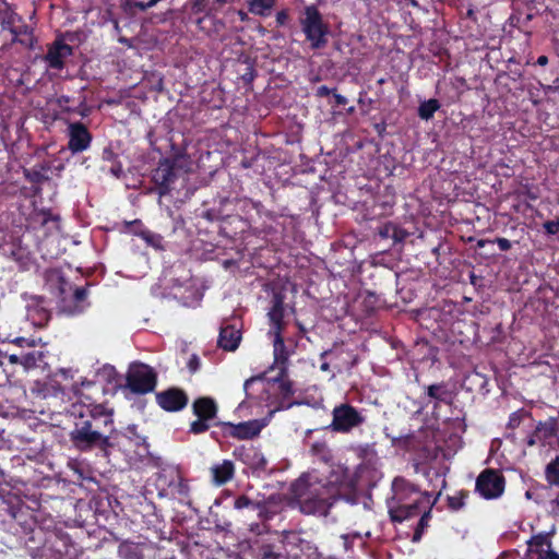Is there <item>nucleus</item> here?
Here are the masks:
<instances>
[{"label":"nucleus","mask_w":559,"mask_h":559,"mask_svg":"<svg viewBox=\"0 0 559 559\" xmlns=\"http://www.w3.org/2000/svg\"><path fill=\"white\" fill-rule=\"evenodd\" d=\"M68 148L72 154L86 151L92 143L93 136L87 127L80 122H71L68 126Z\"/></svg>","instance_id":"15"},{"label":"nucleus","mask_w":559,"mask_h":559,"mask_svg":"<svg viewBox=\"0 0 559 559\" xmlns=\"http://www.w3.org/2000/svg\"><path fill=\"white\" fill-rule=\"evenodd\" d=\"M431 510L432 508H423V510H420V519L416 525L412 538L414 543L419 542L421 539L425 530L428 527L429 521L431 520Z\"/></svg>","instance_id":"32"},{"label":"nucleus","mask_w":559,"mask_h":559,"mask_svg":"<svg viewBox=\"0 0 559 559\" xmlns=\"http://www.w3.org/2000/svg\"><path fill=\"white\" fill-rule=\"evenodd\" d=\"M72 55L73 47L66 44L62 36H57V38L47 46L44 61L50 69L62 70L66 67V59Z\"/></svg>","instance_id":"13"},{"label":"nucleus","mask_w":559,"mask_h":559,"mask_svg":"<svg viewBox=\"0 0 559 559\" xmlns=\"http://www.w3.org/2000/svg\"><path fill=\"white\" fill-rule=\"evenodd\" d=\"M310 453L324 463H329L333 459L332 451L325 441L313 442L310 447Z\"/></svg>","instance_id":"30"},{"label":"nucleus","mask_w":559,"mask_h":559,"mask_svg":"<svg viewBox=\"0 0 559 559\" xmlns=\"http://www.w3.org/2000/svg\"><path fill=\"white\" fill-rule=\"evenodd\" d=\"M299 23L312 50L323 49L328 45L330 26L323 20V15L317 5L305 7Z\"/></svg>","instance_id":"4"},{"label":"nucleus","mask_w":559,"mask_h":559,"mask_svg":"<svg viewBox=\"0 0 559 559\" xmlns=\"http://www.w3.org/2000/svg\"><path fill=\"white\" fill-rule=\"evenodd\" d=\"M187 367H188V369H189V371H190L191 373H195L197 371H199V369H200V367H201V360H200L199 356H198V355H195V354H193V355L189 358V360H188V362H187Z\"/></svg>","instance_id":"48"},{"label":"nucleus","mask_w":559,"mask_h":559,"mask_svg":"<svg viewBox=\"0 0 559 559\" xmlns=\"http://www.w3.org/2000/svg\"><path fill=\"white\" fill-rule=\"evenodd\" d=\"M468 496H469L468 490H460V491L455 492L453 496H449L447 499L448 508L452 511L461 510L465 506V502H466V499L468 498Z\"/></svg>","instance_id":"34"},{"label":"nucleus","mask_w":559,"mask_h":559,"mask_svg":"<svg viewBox=\"0 0 559 559\" xmlns=\"http://www.w3.org/2000/svg\"><path fill=\"white\" fill-rule=\"evenodd\" d=\"M334 90H331L330 87H328L326 85H321L317 88V93L316 95L318 97H325V96H329L330 94L333 93Z\"/></svg>","instance_id":"58"},{"label":"nucleus","mask_w":559,"mask_h":559,"mask_svg":"<svg viewBox=\"0 0 559 559\" xmlns=\"http://www.w3.org/2000/svg\"><path fill=\"white\" fill-rule=\"evenodd\" d=\"M289 20V11L288 9L280 10L275 15L276 26H285Z\"/></svg>","instance_id":"45"},{"label":"nucleus","mask_w":559,"mask_h":559,"mask_svg":"<svg viewBox=\"0 0 559 559\" xmlns=\"http://www.w3.org/2000/svg\"><path fill=\"white\" fill-rule=\"evenodd\" d=\"M289 492L300 512L308 515H328L333 504L342 498L337 485L309 473L292 483Z\"/></svg>","instance_id":"2"},{"label":"nucleus","mask_w":559,"mask_h":559,"mask_svg":"<svg viewBox=\"0 0 559 559\" xmlns=\"http://www.w3.org/2000/svg\"><path fill=\"white\" fill-rule=\"evenodd\" d=\"M425 396L433 401V408H438L440 404L451 405L454 394L449 384L444 381L425 386Z\"/></svg>","instance_id":"18"},{"label":"nucleus","mask_w":559,"mask_h":559,"mask_svg":"<svg viewBox=\"0 0 559 559\" xmlns=\"http://www.w3.org/2000/svg\"><path fill=\"white\" fill-rule=\"evenodd\" d=\"M237 14L239 15L240 20L243 22V21H247L248 20V13L247 12H243L242 10H239L237 12Z\"/></svg>","instance_id":"64"},{"label":"nucleus","mask_w":559,"mask_h":559,"mask_svg":"<svg viewBox=\"0 0 559 559\" xmlns=\"http://www.w3.org/2000/svg\"><path fill=\"white\" fill-rule=\"evenodd\" d=\"M156 486L160 497H170L181 503L189 501L190 487L188 480L178 472H164L158 474Z\"/></svg>","instance_id":"7"},{"label":"nucleus","mask_w":559,"mask_h":559,"mask_svg":"<svg viewBox=\"0 0 559 559\" xmlns=\"http://www.w3.org/2000/svg\"><path fill=\"white\" fill-rule=\"evenodd\" d=\"M248 12L260 17H269L277 0H246Z\"/></svg>","instance_id":"26"},{"label":"nucleus","mask_w":559,"mask_h":559,"mask_svg":"<svg viewBox=\"0 0 559 559\" xmlns=\"http://www.w3.org/2000/svg\"><path fill=\"white\" fill-rule=\"evenodd\" d=\"M257 76V70L253 63L248 62L245 71L240 74V80L246 86H250Z\"/></svg>","instance_id":"41"},{"label":"nucleus","mask_w":559,"mask_h":559,"mask_svg":"<svg viewBox=\"0 0 559 559\" xmlns=\"http://www.w3.org/2000/svg\"><path fill=\"white\" fill-rule=\"evenodd\" d=\"M178 168L175 159L163 158L152 171V181L159 197L167 195L178 179Z\"/></svg>","instance_id":"9"},{"label":"nucleus","mask_w":559,"mask_h":559,"mask_svg":"<svg viewBox=\"0 0 559 559\" xmlns=\"http://www.w3.org/2000/svg\"><path fill=\"white\" fill-rule=\"evenodd\" d=\"M273 354L274 361L273 365L269 368V371H274L277 369L282 370V374L286 373L288 369V358L290 356V352L288 350L283 333L273 334Z\"/></svg>","instance_id":"17"},{"label":"nucleus","mask_w":559,"mask_h":559,"mask_svg":"<svg viewBox=\"0 0 559 559\" xmlns=\"http://www.w3.org/2000/svg\"><path fill=\"white\" fill-rule=\"evenodd\" d=\"M12 34L14 35L13 40L20 43L25 48H33L35 43V37L33 34V29L26 25L22 24L11 28Z\"/></svg>","instance_id":"27"},{"label":"nucleus","mask_w":559,"mask_h":559,"mask_svg":"<svg viewBox=\"0 0 559 559\" xmlns=\"http://www.w3.org/2000/svg\"><path fill=\"white\" fill-rule=\"evenodd\" d=\"M192 413L197 417L189 426V432L192 435L204 433L211 427L221 424L216 421L218 405L213 397L201 396L195 399L192 403Z\"/></svg>","instance_id":"6"},{"label":"nucleus","mask_w":559,"mask_h":559,"mask_svg":"<svg viewBox=\"0 0 559 559\" xmlns=\"http://www.w3.org/2000/svg\"><path fill=\"white\" fill-rule=\"evenodd\" d=\"M492 242L497 243L501 251H508L512 248V243L509 239L498 237Z\"/></svg>","instance_id":"54"},{"label":"nucleus","mask_w":559,"mask_h":559,"mask_svg":"<svg viewBox=\"0 0 559 559\" xmlns=\"http://www.w3.org/2000/svg\"><path fill=\"white\" fill-rule=\"evenodd\" d=\"M141 236L146 241L147 245L156 249L163 248V237L160 235L146 230L143 231Z\"/></svg>","instance_id":"40"},{"label":"nucleus","mask_w":559,"mask_h":559,"mask_svg":"<svg viewBox=\"0 0 559 559\" xmlns=\"http://www.w3.org/2000/svg\"><path fill=\"white\" fill-rule=\"evenodd\" d=\"M73 429L70 440L81 451L111 445L110 433L115 430L114 412L104 404L76 403L72 405Z\"/></svg>","instance_id":"1"},{"label":"nucleus","mask_w":559,"mask_h":559,"mask_svg":"<svg viewBox=\"0 0 559 559\" xmlns=\"http://www.w3.org/2000/svg\"><path fill=\"white\" fill-rule=\"evenodd\" d=\"M283 555L272 544H263L258 548L257 559H282Z\"/></svg>","instance_id":"35"},{"label":"nucleus","mask_w":559,"mask_h":559,"mask_svg":"<svg viewBox=\"0 0 559 559\" xmlns=\"http://www.w3.org/2000/svg\"><path fill=\"white\" fill-rule=\"evenodd\" d=\"M50 170V166L47 163L36 164L31 169H25V178L32 183H41L47 181L49 177L46 175Z\"/></svg>","instance_id":"28"},{"label":"nucleus","mask_w":559,"mask_h":559,"mask_svg":"<svg viewBox=\"0 0 559 559\" xmlns=\"http://www.w3.org/2000/svg\"><path fill=\"white\" fill-rule=\"evenodd\" d=\"M35 362H36L35 354H26L23 356V364L25 366L35 365Z\"/></svg>","instance_id":"60"},{"label":"nucleus","mask_w":559,"mask_h":559,"mask_svg":"<svg viewBox=\"0 0 559 559\" xmlns=\"http://www.w3.org/2000/svg\"><path fill=\"white\" fill-rule=\"evenodd\" d=\"M395 230V224L391 223V222H388L385 224H383L382 226L379 227L378 229V235L382 238V239H389L393 237V233Z\"/></svg>","instance_id":"43"},{"label":"nucleus","mask_w":559,"mask_h":559,"mask_svg":"<svg viewBox=\"0 0 559 559\" xmlns=\"http://www.w3.org/2000/svg\"><path fill=\"white\" fill-rule=\"evenodd\" d=\"M366 421V417L349 403L336 405L332 411L329 428L338 433H348Z\"/></svg>","instance_id":"8"},{"label":"nucleus","mask_w":559,"mask_h":559,"mask_svg":"<svg viewBox=\"0 0 559 559\" xmlns=\"http://www.w3.org/2000/svg\"><path fill=\"white\" fill-rule=\"evenodd\" d=\"M539 443V440L535 436V430L527 437L526 444L528 447H534L535 444Z\"/></svg>","instance_id":"62"},{"label":"nucleus","mask_w":559,"mask_h":559,"mask_svg":"<svg viewBox=\"0 0 559 559\" xmlns=\"http://www.w3.org/2000/svg\"><path fill=\"white\" fill-rule=\"evenodd\" d=\"M506 486L504 476L493 468L484 469L476 479V491L487 500L499 498Z\"/></svg>","instance_id":"10"},{"label":"nucleus","mask_w":559,"mask_h":559,"mask_svg":"<svg viewBox=\"0 0 559 559\" xmlns=\"http://www.w3.org/2000/svg\"><path fill=\"white\" fill-rule=\"evenodd\" d=\"M102 159L104 162L115 163L118 160V155L115 153L111 146H106L102 152Z\"/></svg>","instance_id":"46"},{"label":"nucleus","mask_w":559,"mask_h":559,"mask_svg":"<svg viewBox=\"0 0 559 559\" xmlns=\"http://www.w3.org/2000/svg\"><path fill=\"white\" fill-rule=\"evenodd\" d=\"M255 512L260 522L270 521L275 514L265 501H259Z\"/></svg>","instance_id":"38"},{"label":"nucleus","mask_w":559,"mask_h":559,"mask_svg":"<svg viewBox=\"0 0 559 559\" xmlns=\"http://www.w3.org/2000/svg\"><path fill=\"white\" fill-rule=\"evenodd\" d=\"M276 371L277 373L274 377H266V374L270 372L267 370L263 373L247 379L243 383V391L246 392L248 399L252 397L250 389L258 381L266 380L267 383L277 385V392L280 396L277 397L274 408L271 411V413L289 409L294 405L299 404L293 400L295 390L293 388V382L288 379V370L284 374H282L281 369H277Z\"/></svg>","instance_id":"5"},{"label":"nucleus","mask_w":559,"mask_h":559,"mask_svg":"<svg viewBox=\"0 0 559 559\" xmlns=\"http://www.w3.org/2000/svg\"><path fill=\"white\" fill-rule=\"evenodd\" d=\"M356 538V536H350V535H347V534H344L341 536V539H342V543H343V547H344V550L345 551H348L353 548V542L354 539Z\"/></svg>","instance_id":"56"},{"label":"nucleus","mask_w":559,"mask_h":559,"mask_svg":"<svg viewBox=\"0 0 559 559\" xmlns=\"http://www.w3.org/2000/svg\"><path fill=\"white\" fill-rule=\"evenodd\" d=\"M527 199L532 200V201H535L538 199V193L537 191H534L532 188L530 187H525V190L522 192Z\"/></svg>","instance_id":"59"},{"label":"nucleus","mask_w":559,"mask_h":559,"mask_svg":"<svg viewBox=\"0 0 559 559\" xmlns=\"http://www.w3.org/2000/svg\"><path fill=\"white\" fill-rule=\"evenodd\" d=\"M558 433V419L549 417L545 421H539L535 427V436L539 443L544 444L547 440L556 437Z\"/></svg>","instance_id":"25"},{"label":"nucleus","mask_w":559,"mask_h":559,"mask_svg":"<svg viewBox=\"0 0 559 559\" xmlns=\"http://www.w3.org/2000/svg\"><path fill=\"white\" fill-rule=\"evenodd\" d=\"M441 105L438 99L430 98L428 100H424L418 106V117L423 120H430L433 118L435 112L440 109Z\"/></svg>","instance_id":"29"},{"label":"nucleus","mask_w":559,"mask_h":559,"mask_svg":"<svg viewBox=\"0 0 559 559\" xmlns=\"http://www.w3.org/2000/svg\"><path fill=\"white\" fill-rule=\"evenodd\" d=\"M10 13V4L5 0H0V19L4 21L7 17H9Z\"/></svg>","instance_id":"55"},{"label":"nucleus","mask_w":559,"mask_h":559,"mask_svg":"<svg viewBox=\"0 0 559 559\" xmlns=\"http://www.w3.org/2000/svg\"><path fill=\"white\" fill-rule=\"evenodd\" d=\"M156 404L165 412L177 413L187 407L189 396L178 386H170L155 394Z\"/></svg>","instance_id":"12"},{"label":"nucleus","mask_w":559,"mask_h":559,"mask_svg":"<svg viewBox=\"0 0 559 559\" xmlns=\"http://www.w3.org/2000/svg\"><path fill=\"white\" fill-rule=\"evenodd\" d=\"M545 478L550 486L559 487V456L546 465Z\"/></svg>","instance_id":"33"},{"label":"nucleus","mask_w":559,"mask_h":559,"mask_svg":"<svg viewBox=\"0 0 559 559\" xmlns=\"http://www.w3.org/2000/svg\"><path fill=\"white\" fill-rule=\"evenodd\" d=\"M241 341V332L234 324H225L219 329L217 345L224 350L234 352Z\"/></svg>","instance_id":"21"},{"label":"nucleus","mask_w":559,"mask_h":559,"mask_svg":"<svg viewBox=\"0 0 559 559\" xmlns=\"http://www.w3.org/2000/svg\"><path fill=\"white\" fill-rule=\"evenodd\" d=\"M380 298L371 292H368L362 300V306L366 312L371 313L379 308Z\"/></svg>","instance_id":"37"},{"label":"nucleus","mask_w":559,"mask_h":559,"mask_svg":"<svg viewBox=\"0 0 559 559\" xmlns=\"http://www.w3.org/2000/svg\"><path fill=\"white\" fill-rule=\"evenodd\" d=\"M68 285V282L62 276H57V297L63 298V295L66 294V286Z\"/></svg>","instance_id":"53"},{"label":"nucleus","mask_w":559,"mask_h":559,"mask_svg":"<svg viewBox=\"0 0 559 559\" xmlns=\"http://www.w3.org/2000/svg\"><path fill=\"white\" fill-rule=\"evenodd\" d=\"M212 478L215 485L222 486L228 483L235 474V465L229 460H224L219 464L211 467Z\"/></svg>","instance_id":"23"},{"label":"nucleus","mask_w":559,"mask_h":559,"mask_svg":"<svg viewBox=\"0 0 559 559\" xmlns=\"http://www.w3.org/2000/svg\"><path fill=\"white\" fill-rule=\"evenodd\" d=\"M234 456L254 471H263L266 467L264 455L254 447L240 445L234 452Z\"/></svg>","instance_id":"16"},{"label":"nucleus","mask_w":559,"mask_h":559,"mask_svg":"<svg viewBox=\"0 0 559 559\" xmlns=\"http://www.w3.org/2000/svg\"><path fill=\"white\" fill-rule=\"evenodd\" d=\"M530 547L543 548L545 545L550 547V542L544 534L534 535L528 542Z\"/></svg>","instance_id":"44"},{"label":"nucleus","mask_w":559,"mask_h":559,"mask_svg":"<svg viewBox=\"0 0 559 559\" xmlns=\"http://www.w3.org/2000/svg\"><path fill=\"white\" fill-rule=\"evenodd\" d=\"M357 455L362 460L357 468L355 476L360 477L367 464H373L378 460L377 451L374 449V443H365L360 444L356 449Z\"/></svg>","instance_id":"24"},{"label":"nucleus","mask_w":559,"mask_h":559,"mask_svg":"<svg viewBox=\"0 0 559 559\" xmlns=\"http://www.w3.org/2000/svg\"><path fill=\"white\" fill-rule=\"evenodd\" d=\"M223 435L238 440H249L258 437L263 425L258 420H248L239 424L221 423Z\"/></svg>","instance_id":"14"},{"label":"nucleus","mask_w":559,"mask_h":559,"mask_svg":"<svg viewBox=\"0 0 559 559\" xmlns=\"http://www.w3.org/2000/svg\"><path fill=\"white\" fill-rule=\"evenodd\" d=\"M118 552L121 559H144L141 547L134 543H122Z\"/></svg>","instance_id":"31"},{"label":"nucleus","mask_w":559,"mask_h":559,"mask_svg":"<svg viewBox=\"0 0 559 559\" xmlns=\"http://www.w3.org/2000/svg\"><path fill=\"white\" fill-rule=\"evenodd\" d=\"M521 421H522L521 413L520 412H513L509 416L508 428L515 429V428H518L521 425Z\"/></svg>","instance_id":"52"},{"label":"nucleus","mask_w":559,"mask_h":559,"mask_svg":"<svg viewBox=\"0 0 559 559\" xmlns=\"http://www.w3.org/2000/svg\"><path fill=\"white\" fill-rule=\"evenodd\" d=\"M391 491L392 496L388 498L386 506L390 520L394 523L418 516L423 508H433L441 495L439 491L433 497L430 491L421 490L404 476L393 478Z\"/></svg>","instance_id":"3"},{"label":"nucleus","mask_w":559,"mask_h":559,"mask_svg":"<svg viewBox=\"0 0 559 559\" xmlns=\"http://www.w3.org/2000/svg\"><path fill=\"white\" fill-rule=\"evenodd\" d=\"M543 229L548 237L559 235V217L556 219L546 221L543 224Z\"/></svg>","instance_id":"42"},{"label":"nucleus","mask_w":559,"mask_h":559,"mask_svg":"<svg viewBox=\"0 0 559 559\" xmlns=\"http://www.w3.org/2000/svg\"><path fill=\"white\" fill-rule=\"evenodd\" d=\"M548 62H549V59H548V57H547V56H545V55L539 56V57L537 58V60H536V64H538V66H540V67H545V66H547V64H548Z\"/></svg>","instance_id":"63"},{"label":"nucleus","mask_w":559,"mask_h":559,"mask_svg":"<svg viewBox=\"0 0 559 559\" xmlns=\"http://www.w3.org/2000/svg\"><path fill=\"white\" fill-rule=\"evenodd\" d=\"M197 25L199 29L204 32L207 36L221 40L224 39L227 29L225 22L211 13L199 17Z\"/></svg>","instance_id":"19"},{"label":"nucleus","mask_w":559,"mask_h":559,"mask_svg":"<svg viewBox=\"0 0 559 559\" xmlns=\"http://www.w3.org/2000/svg\"><path fill=\"white\" fill-rule=\"evenodd\" d=\"M537 552H538L537 559H559V555L550 549L546 550V551L537 550Z\"/></svg>","instance_id":"57"},{"label":"nucleus","mask_w":559,"mask_h":559,"mask_svg":"<svg viewBox=\"0 0 559 559\" xmlns=\"http://www.w3.org/2000/svg\"><path fill=\"white\" fill-rule=\"evenodd\" d=\"M392 235H393L392 239L394 240V242L397 243V242L405 241V239L408 237L409 234L407 230L395 225V230Z\"/></svg>","instance_id":"51"},{"label":"nucleus","mask_w":559,"mask_h":559,"mask_svg":"<svg viewBox=\"0 0 559 559\" xmlns=\"http://www.w3.org/2000/svg\"><path fill=\"white\" fill-rule=\"evenodd\" d=\"M333 96H334L336 105L345 106L347 104V98L345 96L334 93V92H333Z\"/></svg>","instance_id":"61"},{"label":"nucleus","mask_w":559,"mask_h":559,"mask_svg":"<svg viewBox=\"0 0 559 559\" xmlns=\"http://www.w3.org/2000/svg\"><path fill=\"white\" fill-rule=\"evenodd\" d=\"M115 178L120 179L123 176V168L119 160L111 163V166L107 170Z\"/></svg>","instance_id":"50"},{"label":"nucleus","mask_w":559,"mask_h":559,"mask_svg":"<svg viewBox=\"0 0 559 559\" xmlns=\"http://www.w3.org/2000/svg\"><path fill=\"white\" fill-rule=\"evenodd\" d=\"M259 501L250 499L246 495L238 496L234 501V508L237 510L249 509L255 511Z\"/></svg>","instance_id":"36"},{"label":"nucleus","mask_w":559,"mask_h":559,"mask_svg":"<svg viewBox=\"0 0 559 559\" xmlns=\"http://www.w3.org/2000/svg\"><path fill=\"white\" fill-rule=\"evenodd\" d=\"M39 215L41 216V224L46 225L49 222H59L60 217L53 214L50 210H41Z\"/></svg>","instance_id":"47"},{"label":"nucleus","mask_w":559,"mask_h":559,"mask_svg":"<svg viewBox=\"0 0 559 559\" xmlns=\"http://www.w3.org/2000/svg\"><path fill=\"white\" fill-rule=\"evenodd\" d=\"M157 383V376L153 368L142 365L132 370L127 377L128 388L136 394H146L152 392Z\"/></svg>","instance_id":"11"},{"label":"nucleus","mask_w":559,"mask_h":559,"mask_svg":"<svg viewBox=\"0 0 559 559\" xmlns=\"http://www.w3.org/2000/svg\"><path fill=\"white\" fill-rule=\"evenodd\" d=\"M284 302L280 298H275L272 308L270 309L267 316L271 323L270 334H281L284 333L286 322L284 321Z\"/></svg>","instance_id":"22"},{"label":"nucleus","mask_w":559,"mask_h":559,"mask_svg":"<svg viewBox=\"0 0 559 559\" xmlns=\"http://www.w3.org/2000/svg\"><path fill=\"white\" fill-rule=\"evenodd\" d=\"M130 10L145 11L154 7L159 0H126Z\"/></svg>","instance_id":"39"},{"label":"nucleus","mask_w":559,"mask_h":559,"mask_svg":"<svg viewBox=\"0 0 559 559\" xmlns=\"http://www.w3.org/2000/svg\"><path fill=\"white\" fill-rule=\"evenodd\" d=\"M230 204V201L227 198H221L214 201V205L209 209H203L199 216L209 221V222H217V221H238L242 222L239 216H231L227 211L226 206Z\"/></svg>","instance_id":"20"},{"label":"nucleus","mask_w":559,"mask_h":559,"mask_svg":"<svg viewBox=\"0 0 559 559\" xmlns=\"http://www.w3.org/2000/svg\"><path fill=\"white\" fill-rule=\"evenodd\" d=\"M88 295V289L86 286L76 287L73 293V298L76 304H80L86 299Z\"/></svg>","instance_id":"49"}]
</instances>
